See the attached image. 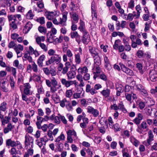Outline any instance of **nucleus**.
<instances>
[{
    "label": "nucleus",
    "instance_id": "nucleus-1",
    "mask_svg": "<svg viewBox=\"0 0 157 157\" xmlns=\"http://www.w3.org/2000/svg\"><path fill=\"white\" fill-rule=\"evenodd\" d=\"M68 14L67 12L65 11L63 13L62 17H60L59 19V21L55 18H53L52 20L53 23L55 25H59L60 26L64 27L66 26V21L67 19V15Z\"/></svg>",
    "mask_w": 157,
    "mask_h": 157
},
{
    "label": "nucleus",
    "instance_id": "nucleus-2",
    "mask_svg": "<svg viewBox=\"0 0 157 157\" xmlns=\"http://www.w3.org/2000/svg\"><path fill=\"white\" fill-rule=\"evenodd\" d=\"M67 140L68 142L72 143L73 141L76 140L78 137L76 132L74 129H69L67 132Z\"/></svg>",
    "mask_w": 157,
    "mask_h": 157
},
{
    "label": "nucleus",
    "instance_id": "nucleus-3",
    "mask_svg": "<svg viewBox=\"0 0 157 157\" xmlns=\"http://www.w3.org/2000/svg\"><path fill=\"white\" fill-rule=\"evenodd\" d=\"M61 60V56L59 55L56 54L52 56L46 62V65H48L52 64H57L60 62Z\"/></svg>",
    "mask_w": 157,
    "mask_h": 157
},
{
    "label": "nucleus",
    "instance_id": "nucleus-4",
    "mask_svg": "<svg viewBox=\"0 0 157 157\" xmlns=\"http://www.w3.org/2000/svg\"><path fill=\"white\" fill-rule=\"evenodd\" d=\"M34 139L33 138L28 134H26L25 136V148L28 149V147L29 148L33 147Z\"/></svg>",
    "mask_w": 157,
    "mask_h": 157
},
{
    "label": "nucleus",
    "instance_id": "nucleus-5",
    "mask_svg": "<svg viewBox=\"0 0 157 157\" xmlns=\"http://www.w3.org/2000/svg\"><path fill=\"white\" fill-rule=\"evenodd\" d=\"M144 129L147 131L148 130V128L146 122L143 121L141 123L140 126H138L136 131L140 134H143L144 132Z\"/></svg>",
    "mask_w": 157,
    "mask_h": 157
},
{
    "label": "nucleus",
    "instance_id": "nucleus-6",
    "mask_svg": "<svg viewBox=\"0 0 157 157\" xmlns=\"http://www.w3.org/2000/svg\"><path fill=\"white\" fill-rule=\"evenodd\" d=\"M77 70L76 66L75 65H72L71 70L67 73V75L68 79H71L74 78L75 76V71Z\"/></svg>",
    "mask_w": 157,
    "mask_h": 157
},
{
    "label": "nucleus",
    "instance_id": "nucleus-7",
    "mask_svg": "<svg viewBox=\"0 0 157 157\" xmlns=\"http://www.w3.org/2000/svg\"><path fill=\"white\" fill-rule=\"evenodd\" d=\"M120 66L121 70L124 72L127 75L130 76H133L134 73L132 70L129 69L128 67H126L123 64L120 63Z\"/></svg>",
    "mask_w": 157,
    "mask_h": 157
},
{
    "label": "nucleus",
    "instance_id": "nucleus-8",
    "mask_svg": "<svg viewBox=\"0 0 157 157\" xmlns=\"http://www.w3.org/2000/svg\"><path fill=\"white\" fill-rule=\"evenodd\" d=\"M87 109V112L92 114L94 117H96L99 114L98 111L97 109H94L92 106H88Z\"/></svg>",
    "mask_w": 157,
    "mask_h": 157
},
{
    "label": "nucleus",
    "instance_id": "nucleus-9",
    "mask_svg": "<svg viewBox=\"0 0 157 157\" xmlns=\"http://www.w3.org/2000/svg\"><path fill=\"white\" fill-rule=\"evenodd\" d=\"M93 84L91 82L90 83V84H87L86 89V92L87 93L90 92L92 95L96 94L97 91L93 87Z\"/></svg>",
    "mask_w": 157,
    "mask_h": 157
},
{
    "label": "nucleus",
    "instance_id": "nucleus-10",
    "mask_svg": "<svg viewBox=\"0 0 157 157\" xmlns=\"http://www.w3.org/2000/svg\"><path fill=\"white\" fill-rule=\"evenodd\" d=\"M110 90L109 89L106 88L101 92V94L105 98H107L109 101L112 100V98L110 96Z\"/></svg>",
    "mask_w": 157,
    "mask_h": 157
},
{
    "label": "nucleus",
    "instance_id": "nucleus-11",
    "mask_svg": "<svg viewBox=\"0 0 157 157\" xmlns=\"http://www.w3.org/2000/svg\"><path fill=\"white\" fill-rule=\"evenodd\" d=\"M14 49L17 55V57H20L22 56V54L21 53V51H22L24 49L23 47L20 44L17 45H16V47L14 48Z\"/></svg>",
    "mask_w": 157,
    "mask_h": 157
},
{
    "label": "nucleus",
    "instance_id": "nucleus-12",
    "mask_svg": "<svg viewBox=\"0 0 157 157\" xmlns=\"http://www.w3.org/2000/svg\"><path fill=\"white\" fill-rule=\"evenodd\" d=\"M61 81L62 84L66 87H69L70 86L75 84L76 82L75 80L67 81L66 79L64 78L61 79Z\"/></svg>",
    "mask_w": 157,
    "mask_h": 157
},
{
    "label": "nucleus",
    "instance_id": "nucleus-13",
    "mask_svg": "<svg viewBox=\"0 0 157 157\" xmlns=\"http://www.w3.org/2000/svg\"><path fill=\"white\" fill-rule=\"evenodd\" d=\"M149 75L150 79L152 81L155 82L157 80V73L155 70H150L149 73Z\"/></svg>",
    "mask_w": 157,
    "mask_h": 157
},
{
    "label": "nucleus",
    "instance_id": "nucleus-14",
    "mask_svg": "<svg viewBox=\"0 0 157 157\" xmlns=\"http://www.w3.org/2000/svg\"><path fill=\"white\" fill-rule=\"evenodd\" d=\"M83 36L82 39V40L84 44H87L89 42L90 37L89 33L88 32L83 33Z\"/></svg>",
    "mask_w": 157,
    "mask_h": 157
},
{
    "label": "nucleus",
    "instance_id": "nucleus-15",
    "mask_svg": "<svg viewBox=\"0 0 157 157\" xmlns=\"http://www.w3.org/2000/svg\"><path fill=\"white\" fill-rule=\"evenodd\" d=\"M89 51L93 58H94L95 56L98 55V53L97 52L98 50L97 49H96L95 48L93 47L90 46H89Z\"/></svg>",
    "mask_w": 157,
    "mask_h": 157
},
{
    "label": "nucleus",
    "instance_id": "nucleus-16",
    "mask_svg": "<svg viewBox=\"0 0 157 157\" xmlns=\"http://www.w3.org/2000/svg\"><path fill=\"white\" fill-rule=\"evenodd\" d=\"M24 86L25 88L24 90V93L27 95H30L31 94L30 90L31 86L30 84L29 83H25L24 84Z\"/></svg>",
    "mask_w": 157,
    "mask_h": 157
},
{
    "label": "nucleus",
    "instance_id": "nucleus-17",
    "mask_svg": "<svg viewBox=\"0 0 157 157\" xmlns=\"http://www.w3.org/2000/svg\"><path fill=\"white\" fill-rule=\"evenodd\" d=\"M148 138L147 140L148 145L151 144V142L154 140V136L151 130L149 131L148 132Z\"/></svg>",
    "mask_w": 157,
    "mask_h": 157
},
{
    "label": "nucleus",
    "instance_id": "nucleus-18",
    "mask_svg": "<svg viewBox=\"0 0 157 157\" xmlns=\"http://www.w3.org/2000/svg\"><path fill=\"white\" fill-rule=\"evenodd\" d=\"M46 18L50 20H52L56 15V12H46L45 13Z\"/></svg>",
    "mask_w": 157,
    "mask_h": 157
},
{
    "label": "nucleus",
    "instance_id": "nucleus-19",
    "mask_svg": "<svg viewBox=\"0 0 157 157\" xmlns=\"http://www.w3.org/2000/svg\"><path fill=\"white\" fill-rule=\"evenodd\" d=\"M143 119V116L140 113L138 114L137 116L133 121L136 125H138L140 123Z\"/></svg>",
    "mask_w": 157,
    "mask_h": 157
},
{
    "label": "nucleus",
    "instance_id": "nucleus-20",
    "mask_svg": "<svg viewBox=\"0 0 157 157\" xmlns=\"http://www.w3.org/2000/svg\"><path fill=\"white\" fill-rule=\"evenodd\" d=\"M23 61L25 60H28L30 63H32L33 61L32 57L30 56V53H25L24 54V55L23 57Z\"/></svg>",
    "mask_w": 157,
    "mask_h": 157
},
{
    "label": "nucleus",
    "instance_id": "nucleus-21",
    "mask_svg": "<svg viewBox=\"0 0 157 157\" xmlns=\"http://www.w3.org/2000/svg\"><path fill=\"white\" fill-rule=\"evenodd\" d=\"M71 65V63H70V62H67L65 63V66L63 67L61 71V72L64 75L67 73Z\"/></svg>",
    "mask_w": 157,
    "mask_h": 157
},
{
    "label": "nucleus",
    "instance_id": "nucleus-22",
    "mask_svg": "<svg viewBox=\"0 0 157 157\" xmlns=\"http://www.w3.org/2000/svg\"><path fill=\"white\" fill-rule=\"evenodd\" d=\"M78 29L82 33L88 32L85 29L84 23L81 20H80V25L78 28Z\"/></svg>",
    "mask_w": 157,
    "mask_h": 157
},
{
    "label": "nucleus",
    "instance_id": "nucleus-23",
    "mask_svg": "<svg viewBox=\"0 0 157 157\" xmlns=\"http://www.w3.org/2000/svg\"><path fill=\"white\" fill-rule=\"evenodd\" d=\"M45 58V56L42 55L40 56L37 60V63L38 66L40 67H42L43 66V62Z\"/></svg>",
    "mask_w": 157,
    "mask_h": 157
},
{
    "label": "nucleus",
    "instance_id": "nucleus-24",
    "mask_svg": "<svg viewBox=\"0 0 157 157\" xmlns=\"http://www.w3.org/2000/svg\"><path fill=\"white\" fill-rule=\"evenodd\" d=\"M55 36H53L51 32H48L47 35V40L50 43H52L54 41V37Z\"/></svg>",
    "mask_w": 157,
    "mask_h": 157
},
{
    "label": "nucleus",
    "instance_id": "nucleus-25",
    "mask_svg": "<svg viewBox=\"0 0 157 157\" xmlns=\"http://www.w3.org/2000/svg\"><path fill=\"white\" fill-rule=\"evenodd\" d=\"M78 74H83L88 72V69L86 66L83 67H80L77 70Z\"/></svg>",
    "mask_w": 157,
    "mask_h": 157
},
{
    "label": "nucleus",
    "instance_id": "nucleus-26",
    "mask_svg": "<svg viewBox=\"0 0 157 157\" xmlns=\"http://www.w3.org/2000/svg\"><path fill=\"white\" fill-rule=\"evenodd\" d=\"M130 141L136 147H137L139 145L140 142L138 140L136 139L134 136H131L130 138Z\"/></svg>",
    "mask_w": 157,
    "mask_h": 157
},
{
    "label": "nucleus",
    "instance_id": "nucleus-27",
    "mask_svg": "<svg viewBox=\"0 0 157 157\" xmlns=\"http://www.w3.org/2000/svg\"><path fill=\"white\" fill-rule=\"evenodd\" d=\"M16 141L12 140L11 139H9L6 140V145L7 146H11L12 147H15Z\"/></svg>",
    "mask_w": 157,
    "mask_h": 157
},
{
    "label": "nucleus",
    "instance_id": "nucleus-28",
    "mask_svg": "<svg viewBox=\"0 0 157 157\" xmlns=\"http://www.w3.org/2000/svg\"><path fill=\"white\" fill-rule=\"evenodd\" d=\"M13 128V127L10 123H8L6 127L4 129V132L5 134H6L9 132L10 131H11Z\"/></svg>",
    "mask_w": 157,
    "mask_h": 157
},
{
    "label": "nucleus",
    "instance_id": "nucleus-29",
    "mask_svg": "<svg viewBox=\"0 0 157 157\" xmlns=\"http://www.w3.org/2000/svg\"><path fill=\"white\" fill-rule=\"evenodd\" d=\"M5 83V82L3 81L1 82L0 84V86L3 91L5 92H7L9 91V89L6 86Z\"/></svg>",
    "mask_w": 157,
    "mask_h": 157
},
{
    "label": "nucleus",
    "instance_id": "nucleus-30",
    "mask_svg": "<svg viewBox=\"0 0 157 157\" xmlns=\"http://www.w3.org/2000/svg\"><path fill=\"white\" fill-rule=\"evenodd\" d=\"M71 18L73 20L72 23H77L78 20V15L76 13H72Z\"/></svg>",
    "mask_w": 157,
    "mask_h": 157
},
{
    "label": "nucleus",
    "instance_id": "nucleus-31",
    "mask_svg": "<svg viewBox=\"0 0 157 157\" xmlns=\"http://www.w3.org/2000/svg\"><path fill=\"white\" fill-rule=\"evenodd\" d=\"M75 62L76 64H79L81 62L80 54L78 53L75 55Z\"/></svg>",
    "mask_w": 157,
    "mask_h": 157
},
{
    "label": "nucleus",
    "instance_id": "nucleus-32",
    "mask_svg": "<svg viewBox=\"0 0 157 157\" xmlns=\"http://www.w3.org/2000/svg\"><path fill=\"white\" fill-rule=\"evenodd\" d=\"M37 121L36 123V124L37 127H39L40 125L41 124L43 121V117L40 116H37L36 117Z\"/></svg>",
    "mask_w": 157,
    "mask_h": 157
},
{
    "label": "nucleus",
    "instance_id": "nucleus-33",
    "mask_svg": "<svg viewBox=\"0 0 157 157\" xmlns=\"http://www.w3.org/2000/svg\"><path fill=\"white\" fill-rule=\"evenodd\" d=\"M121 44V41L120 40L118 39L115 40L114 44L113 45V48L116 50H117V49Z\"/></svg>",
    "mask_w": 157,
    "mask_h": 157
},
{
    "label": "nucleus",
    "instance_id": "nucleus-34",
    "mask_svg": "<svg viewBox=\"0 0 157 157\" xmlns=\"http://www.w3.org/2000/svg\"><path fill=\"white\" fill-rule=\"evenodd\" d=\"M93 58H94V63L97 65L99 66L101 64V62L100 58L98 55Z\"/></svg>",
    "mask_w": 157,
    "mask_h": 157
},
{
    "label": "nucleus",
    "instance_id": "nucleus-35",
    "mask_svg": "<svg viewBox=\"0 0 157 157\" xmlns=\"http://www.w3.org/2000/svg\"><path fill=\"white\" fill-rule=\"evenodd\" d=\"M45 39V38L44 36H37L36 39V42L38 44H39L41 43V41H44Z\"/></svg>",
    "mask_w": 157,
    "mask_h": 157
},
{
    "label": "nucleus",
    "instance_id": "nucleus-36",
    "mask_svg": "<svg viewBox=\"0 0 157 157\" xmlns=\"http://www.w3.org/2000/svg\"><path fill=\"white\" fill-rule=\"evenodd\" d=\"M123 156V157H131V155L127 148H124L122 150Z\"/></svg>",
    "mask_w": 157,
    "mask_h": 157
},
{
    "label": "nucleus",
    "instance_id": "nucleus-37",
    "mask_svg": "<svg viewBox=\"0 0 157 157\" xmlns=\"http://www.w3.org/2000/svg\"><path fill=\"white\" fill-rule=\"evenodd\" d=\"M65 139V136L64 134L62 132L60 136H58L56 139L55 142H60L62 140H64Z\"/></svg>",
    "mask_w": 157,
    "mask_h": 157
},
{
    "label": "nucleus",
    "instance_id": "nucleus-38",
    "mask_svg": "<svg viewBox=\"0 0 157 157\" xmlns=\"http://www.w3.org/2000/svg\"><path fill=\"white\" fill-rule=\"evenodd\" d=\"M32 26L33 25L30 22H28L25 26L24 30H27V32H28L32 27Z\"/></svg>",
    "mask_w": 157,
    "mask_h": 157
},
{
    "label": "nucleus",
    "instance_id": "nucleus-39",
    "mask_svg": "<svg viewBox=\"0 0 157 157\" xmlns=\"http://www.w3.org/2000/svg\"><path fill=\"white\" fill-rule=\"evenodd\" d=\"M9 82L11 88L13 89L14 88L15 82L13 77H10Z\"/></svg>",
    "mask_w": 157,
    "mask_h": 157
},
{
    "label": "nucleus",
    "instance_id": "nucleus-40",
    "mask_svg": "<svg viewBox=\"0 0 157 157\" xmlns=\"http://www.w3.org/2000/svg\"><path fill=\"white\" fill-rule=\"evenodd\" d=\"M70 8L72 10H76L78 9V7L76 4H75L73 2H71L70 6Z\"/></svg>",
    "mask_w": 157,
    "mask_h": 157
},
{
    "label": "nucleus",
    "instance_id": "nucleus-41",
    "mask_svg": "<svg viewBox=\"0 0 157 157\" xmlns=\"http://www.w3.org/2000/svg\"><path fill=\"white\" fill-rule=\"evenodd\" d=\"M10 29L13 30L17 28V25L16 22L12 21L10 23Z\"/></svg>",
    "mask_w": 157,
    "mask_h": 157
},
{
    "label": "nucleus",
    "instance_id": "nucleus-42",
    "mask_svg": "<svg viewBox=\"0 0 157 157\" xmlns=\"http://www.w3.org/2000/svg\"><path fill=\"white\" fill-rule=\"evenodd\" d=\"M34 16L31 10H29L26 15V18L29 19H32Z\"/></svg>",
    "mask_w": 157,
    "mask_h": 157
},
{
    "label": "nucleus",
    "instance_id": "nucleus-43",
    "mask_svg": "<svg viewBox=\"0 0 157 157\" xmlns=\"http://www.w3.org/2000/svg\"><path fill=\"white\" fill-rule=\"evenodd\" d=\"M7 103L5 102L2 103L0 106V111H5L6 110Z\"/></svg>",
    "mask_w": 157,
    "mask_h": 157
},
{
    "label": "nucleus",
    "instance_id": "nucleus-44",
    "mask_svg": "<svg viewBox=\"0 0 157 157\" xmlns=\"http://www.w3.org/2000/svg\"><path fill=\"white\" fill-rule=\"evenodd\" d=\"M32 63V70L35 72H37L38 71V67L37 65L34 62H33Z\"/></svg>",
    "mask_w": 157,
    "mask_h": 157
},
{
    "label": "nucleus",
    "instance_id": "nucleus-45",
    "mask_svg": "<svg viewBox=\"0 0 157 157\" xmlns=\"http://www.w3.org/2000/svg\"><path fill=\"white\" fill-rule=\"evenodd\" d=\"M118 107L119 108V110H121L123 111H126L122 101L120 102L118 104Z\"/></svg>",
    "mask_w": 157,
    "mask_h": 157
},
{
    "label": "nucleus",
    "instance_id": "nucleus-46",
    "mask_svg": "<svg viewBox=\"0 0 157 157\" xmlns=\"http://www.w3.org/2000/svg\"><path fill=\"white\" fill-rule=\"evenodd\" d=\"M47 135L49 137V140L52 141L54 140L53 136L52 131L49 130L48 132Z\"/></svg>",
    "mask_w": 157,
    "mask_h": 157
},
{
    "label": "nucleus",
    "instance_id": "nucleus-47",
    "mask_svg": "<svg viewBox=\"0 0 157 157\" xmlns=\"http://www.w3.org/2000/svg\"><path fill=\"white\" fill-rule=\"evenodd\" d=\"M73 94L72 89L67 90L66 92V96L67 98H70Z\"/></svg>",
    "mask_w": 157,
    "mask_h": 157
},
{
    "label": "nucleus",
    "instance_id": "nucleus-48",
    "mask_svg": "<svg viewBox=\"0 0 157 157\" xmlns=\"http://www.w3.org/2000/svg\"><path fill=\"white\" fill-rule=\"evenodd\" d=\"M48 127V124H44L42 126H41L40 124V125L39 127H37V128L38 129H41L44 132H45L47 131Z\"/></svg>",
    "mask_w": 157,
    "mask_h": 157
},
{
    "label": "nucleus",
    "instance_id": "nucleus-49",
    "mask_svg": "<svg viewBox=\"0 0 157 157\" xmlns=\"http://www.w3.org/2000/svg\"><path fill=\"white\" fill-rule=\"evenodd\" d=\"M145 113L148 116H150L151 115L152 112V109L151 108H147L145 109Z\"/></svg>",
    "mask_w": 157,
    "mask_h": 157
},
{
    "label": "nucleus",
    "instance_id": "nucleus-50",
    "mask_svg": "<svg viewBox=\"0 0 157 157\" xmlns=\"http://www.w3.org/2000/svg\"><path fill=\"white\" fill-rule=\"evenodd\" d=\"M10 120V117L9 116H5V118L2 121V123L4 124H7Z\"/></svg>",
    "mask_w": 157,
    "mask_h": 157
},
{
    "label": "nucleus",
    "instance_id": "nucleus-51",
    "mask_svg": "<svg viewBox=\"0 0 157 157\" xmlns=\"http://www.w3.org/2000/svg\"><path fill=\"white\" fill-rule=\"evenodd\" d=\"M136 67L138 69L140 73H143V71L142 70L143 66L141 63H137L136 64Z\"/></svg>",
    "mask_w": 157,
    "mask_h": 157
},
{
    "label": "nucleus",
    "instance_id": "nucleus-52",
    "mask_svg": "<svg viewBox=\"0 0 157 157\" xmlns=\"http://www.w3.org/2000/svg\"><path fill=\"white\" fill-rule=\"evenodd\" d=\"M38 29L40 33L45 34L47 33V29L44 27L40 26L38 28Z\"/></svg>",
    "mask_w": 157,
    "mask_h": 157
},
{
    "label": "nucleus",
    "instance_id": "nucleus-53",
    "mask_svg": "<svg viewBox=\"0 0 157 157\" xmlns=\"http://www.w3.org/2000/svg\"><path fill=\"white\" fill-rule=\"evenodd\" d=\"M51 84L52 86H57L58 85V82L56 79L54 77H52L51 78Z\"/></svg>",
    "mask_w": 157,
    "mask_h": 157
},
{
    "label": "nucleus",
    "instance_id": "nucleus-54",
    "mask_svg": "<svg viewBox=\"0 0 157 157\" xmlns=\"http://www.w3.org/2000/svg\"><path fill=\"white\" fill-rule=\"evenodd\" d=\"M8 18L9 21L16 22V21L15 15H11L8 16Z\"/></svg>",
    "mask_w": 157,
    "mask_h": 157
},
{
    "label": "nucleus",
    "instance_id": "nucleus-55",
    "mask_svg": "<svg viewBox=\"0 0 157 157\" xmlns=\"http://www.w3.org/2000/svg\"><path fill=\"white\" fill-rule=\"evenodd\" d=\"M93 3L92 4L91 9H92V18H93L97 19V14L96 11L93 9Z\"/></svg>",
    "mask_w": 157,
    "mask_h": 157
},
{
    "label": "nucleus",
    "instance_id": "nucleus-56",
    "mask_svg": "<svg viewBox=\"0 0 157 157\" xmlns=\"http://www.w3.org/2000/svg\"><path fill=\"white\" fill-rule=\"evenodd\" d=\"M56 86H52L50 87V91L52 93H54L57 91V89H59L61 87V86L60 85L58 87H56Z\"/></svg>",
    "mask_w": 157,
    "mask_h": 157
},
{
    "label": "nucleus",
    "instance_id": "nucleus-57",
    "mask_svg": "<svg viewBox=\"0 0 157 157\" xmlns=\"http://www.w3.org/2000/svg\"><path fill=\"white\" fill-rule=\"evenodd\" d=\"M70 35L71 37L73 39L74 38H75L77 37L79 35L78 34L77 32L75 31L71 32Z\"/></svg>",
    "mask_w": 157,
    "mask_h": 157
},
{
    "label": "nucleus",
    "instance_id": "nucleus-58",
    "mask_svg": "<svg viewBox=\"0 0 157 157\" xmlns=\"http://www.w3.org/2000/svg\"><path fill=\"white\" fill-rule=\"evenodd\" d=\"M67 101L66 99L64 98L62 100L60 101V105L62 107H64L67 102Z\"/></svg>",
    "mask_w": 157,
    "mask_h": 157
},
{
    "label": "nucleus",
    "instance_id": "nucleus-59",
    "mask_svg": "<svg viewBox=\"0 0 157 157\" xmlns=\"http://www.w3.org/2000/svg\"><path fill=\"white\" fill-rule=\"evenodd\" d=\"M33 80L35 81L39 82L40 80V77L38 75H36L35 74H34L33 76Z\"/></svg>",
    "mask_w": 157,
    "mask_h": 157
},
{
    "label": "nucleus",
    "instance_id": "nucleus-60",
    "mask_svg": "<svg viewBox=\"0 0 157 157\" xmlns=\"http://www.w3.org/2000/svg\"><path fill=\"white\" fill-rule=\"evenodd\" d=\"M36 21L41 25L45 23L44 18V17H39L36 19Z\"/></svg>",
    "mask_w": 157,
    "mask_h": 157
},
{
    "label": "nucleus",
    "instance_id": "nucleus-61",
    "mask_svg": "<svg viewBox=\"0 0 157 157\" xmlns=\"http://www.w3.org/2000/svg\"><path fill=\"white\" fill-rule=\"evenodd\" d=\"M66 107L69 111H72V107L70 103V102L68 101L67 103L66 104Z\"/></svg>",
    "mask_w": 157,
    "mask_h": 157
},
{
    "label": "nucleus",
    "instance_id": "nucleus-62",
    "mask_svg": "<svg viewBox=\"0 0 157 157\" xmlns=\"http://www.w3.org/2000/svg\"><path fill=\"white\" fill-rule=\"evenodd\" d=\"M40 47L45 52L48 51V47L44 43H41L39 44Z\"/></svg>",
    "mask_w": 157,
    "mask_h": 157
},
{
    "label": "nucleus",
    "instance_id": "nucleus-63",
    "mask_svg": "<svg viewBox=\"0 0 157 157\" xmlns=\"http://www.w3.org/2000/svg\"><path fill=\"white\" fill-rule=\"evenodd\" d=\"M16 46V44L14 41H11L9 44L8 47L10 48H13L14 49V48Z\"/></svg>",
    "mask_w": 157,
    "mask_h": 157
},
{
    "label": "nucleus",
    "instance_id": "nucleus-64",
    "mask_svg": "<svg viewBox=\"0 0 157 157\" xmlns=\"http://www.w3.org/2000/svg\"><path fill=\"white\" fill-rule=\"evenodd\" d=\"M10 154L11 155H16L17 154V151L16 149L14 147L12 148L10 151Z\"/></svg>",
    "mask_w": 157,
    "mask_h": 157
}]
</instances>
